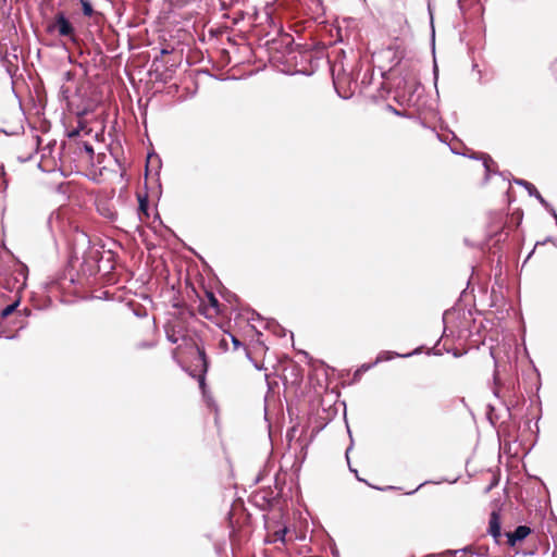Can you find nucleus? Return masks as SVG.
<instances>
[{
    "label": "nucleus",
    "instance_id": "obj_1",
    "mask_svg": "<svg viewBox=\"0 0 557 557\" xmlns=\"http://www.w3.org/2000/svg\"><path fill=\"white\" fill-rule=\"evenodd\" d=\"M382 77L389 83L396 103L412 109L420 125L430 128L425 123L426 115L436 116L437 112L434 101L425 94L420 82L418 62L399 60L394 67L383 72Z\"/></svg>",
    "mask_w": 557,
    "mask_h": 557
},
{
    "label": "nucleus",
    "instance_id": "obj_2",
    "mask_svg": "<svg viewBox=\"0 0 557 557\" xmlns=\"http://www.w3.org/2000/svg\"><path fill=\"white\" fill-rule=\"evenodd\" d=\"M46 30L49 34L57 32L59 36L76 41L75 27L62 11L55 14L53 22L47 25Z\"/></svg>",
    "mask_w": 557,
    "mask_h": 557
},
{
    "label": "nucleus",
    "instance_id": "obj_3",
    "mask_svg": "<svg viewBox=\"0 0 557 557\" xmlns=\"http://www.w3.org/2000/svg\"><path fill=\"white\" fill-rule=\"evenodd\" d=\"M468 554H472L475 557H485L488 555V547L481 544L467 545L460 549H447L438 554H429L425 557H467Z\"/></svg>",
    "mask_w": 557,
    "mask_h": 557
},
{
    "label": "nucleus",
    "instance_id": "obj_4",
    "mask_svg": "<svg viewBox=\"0 0 557 557\" xmlns=\"http://www.w3.org/2000/svg\"><path fill=\"white\" fill-rule=\"evenodd\" d=\"M74 283V276L71 273L67 274L65 271H63L48 277L44 282L42 286L48 293H52L53 290H65Z\"/></svg>",
    "mask_w": 557,
    "mask_h": 557
},
{
    "label": "nucleus",
    "instance_id": "obj_5",
    "mask_svg": "<svg viewBox=\"0 0 557 557\" xmlns=\"http://www.w3.org/2000/svg\"><path fill=\"white\" fill-rule=\"evenodd\" d=\"M470 159L480 160L482 161L485 176H484V183H487L490 181V177L492 174H498L505 178V172H499L497 170L496 162L492 159V157L488 153L485 152H473L472 154L467 156Z\"/></svg>",
    "mask_w": 557,
    "mask_h": 557
},
{
    "label": "nucleus",
    "instance_id": "obj_6",
    "mask_svg": "<svg viewBox=\"0 0 557 557\" xmlns=\"http://www.w3.org/2000/svg\"><path fill=\"white\" fill-rule=\"evenodd\" d=\"M206 296L208 298L209 306L200 305L199 313L206 319H211L213 315L221 313V306L213 292L206 290Z\"/></svg>",
    "mask_w": 557,
    "mask_h": 557
},
{
    "label": "nucleus",
    "instance_id": "obj_7",
    "mask_svg": "<svg viewBox=\"0 0 557 557\" xmlns=\"http://www.w3.org/2000/svg\"><path fill=\"white\" fill-rule=\"evenodd\" d=\"M531 528L525 524L518 525L513 531L506 532L505 536L507 539L508 546H516L517 543L525 540L531 534Z\"/></svg>",
    "mask_w": 557,
    "mask_h": 557
},
{
    "label": "nucleus",
    "instance_id": "obj_8",
    "mask_svg": "<svg viewBox=\"0 0 557 557\" xmlns=\"http://www.w3.org/2000/svg\"><path fill=\"white\" fill-rule=\"evenodd\" d=\"M487 533L493 537V540L496 544H498L500 542V539L503 536L502 521H500V515L496 510H493L490 513Z\"/></svg>",
    "mask_w": 557,
    "mask_h": 557
},
{
    "label": "nucleus",
    "instance_id": "obj_9",
    "mask_svg": "<svg viewBox=\"0 0 557 557\" xmlns=\"http://www.w3.org/2000/svg\"><path fill=\"white\" fill-rule=\"evenodd\" d=\"M196 348H197L198 357H199V360H200V363H201L200 373L198 374V383H199V387L205 393L206 374H207L208 369H209V359H208V356H207L206 350H205L203 347L197 346Z\"/></svg>",
    "mask_w": 557,
    "mask_h": 557
},
{
    "label": "nucleus",
    "instance_id": "obj_10",
    "mask_svg": "<svg viewBox=\"0 0 557 557\" xmlns=\"http://www.w3.org/2000/svg\"><path fill=\"white\" fill-rule=\"evenodd\" d=\"M512 183L522 186L530 197H534L542 206H548V201L541 195L537 188L530 182L522 178H513Z\"/></svg>",
    "mask_w": 557,
    "mask_h": 557
},
{
    "label": "nucleus",
    "instance_id": "obj_11",
    "mask_svg": "<svg viewBox=\"0 0 557 557\" xmlns=\"http://www.w3.org/2000/svg\"><path fill=\"white\" fill-rule=\"evenodd\" d=\"M420 352V348H416L414 350L407 352V354H398L391 350H382L377 354L375 360L373 362H376V364L385 361H391L394 358H409L411 356H414Z\"/></svg>",
    "mask_w": 557,
    "mask_h": 557
},
{
    "label": "nucleus",
    "instance_id": "obj_12",
    "mask_svg": "<svg viewBox=\"0 0 557 557\" xmlns=\"http://www.w3.org/2000/svg\"><path fill=\"white\" fill-rule=\"evenodd\" d=\"M264 327L280 338L285 337L287 334V330L278 324L274 319H268Z\"/></svg>",
    "mask_w": 557,
    "mask_h": 557
},
{
    "label": "nucleus",
    "instance_id": "obj_13",
    "mask_svg": "<svg viewBox=\"0 0 557 557\" xmlns=\"http://www.w3.org/2000/svg\"><path fill=\"white\" fill-rule=\"evenodd\" d=\"M386 110L389 111L391 113H393L394 115H397L400 117H405V119H409V120H417L416 114L412 113L411 111H409L407 108L396 109L392 104H386Z\"/></svg>",
    "mask_w": 557,
    "mask_h": 557
},
{
    "label": "nucleus",
    "instance_id": "obj_14",
    "mask_svg": "<svg viewBox=\"0 0 557 557\" xmlns=\"http://www.w3.org/2000/svg\"><path fill=\"white\" fill-rule=\"evenodd\" d=\"M138 214L139 216H149V199L147 194H138Z\"/></svg>",
    "mask_w": 557,
    "mask_h": 557
},
{
    "label": "nucleus",
    "instance_id": "obj_15",
    "mask_svg": "<svg viewBox=\"0 0 557 557\" xmlns=\"http://www.w3.org/2000/svg\"><path fill=\"white\" fill-rule=\"evenodd\" d=\"M375 366H376V362H370V363H363L360 367H358L356 369V371L354 372L352 383L359 382L361 376H362V374L366 373L367 371H369L370 369H372Z\"/></svg>",
    "mask_w": 557,
    "mask_h": 557
},
{
    "label": "nucleus",
    "instance_id": "obj_16",
    "mask_svg": "<svg viewBox=\"0 0 557 557\" xmlns=\"http://www.w3.org/2000/svg\"><path fill=\"white\" fill-rule=\"evenodd\" d=\"M81 7H82V13L85 16L91 17L94 15L101 16L100 13H96L94 10V7L89 0H79Z\"/></svg>",
    "mask_w": 557,
    "mask_h": 557
},
{
    "label": "nucleus",
    "instance_id": "obj_17",
    "mask_svg": "<svg viewBox=\"0 0 557 557\" xmlns=\"http://www.w3.org/2000/svg\"><path fill=\"white\" fill-rule=\"evenodd\" d=\"M164 332H165L166 339L170 343L176 344L178 342V337H177V332H176L175 325H173L171 323L165 324L164 325Z\"/></svg>",
    "mask_w": 557,
    "mask_h": 557
},
{
    "label": "nucleus",
    "instance_id": "obj_18",
    "mask_svg": "<svg viewBox=\"0 0 557 557\" xmlns=\"http://www.w3.org/2000/svg\"><path fill=\"white\" fill-rule=\"evenodd\" d=\"M171 52H172V50H170L168 48H161L159 53L153 57L152 67H154L156 71H158L160 69L161 63H162L163 57L170 54Z\"/></svg>",
    "mask_w": 557,
    "mask_h": 557
},
{
    "label": "nucleus",
    "instance_id": "obj_19",
    "mask_svg": "<svg viewBox=\"0 0 557 557\" xmlns=\"http://www.w3.org/2000/svg\"><path fill=\"white\" fill-rule=\"evenodd\" d=\"M18 304H20V301L15 300V301L9 304L8 306H5L3 309H1V311H0L1 318L5 319L9 315H11L16 310Z\"/></svg>",
    "mask_w": 557,
    "mask_h": 557
},
{
    "label": "nucleus",
    "instance_id": "obj_20",
    "mask_svg": "<svg viewBox=\"0 0 557 557\" xmlns=\"http://www.w3.org/2000/svg\"><path fill=\"white\" fill-rule=\"evenodd\" d=\"M85 129H86V122L79 120L77 122V126L75 128H73L72 131L67 132V137L76 138L79 136L81 132L85 131Z\"/></svg>",
    "mask_w": 557,
    "mask_h": 557
},
{
    "label": "nucleus",
    "instance_id": "obj_21",
    "mask_svg": "<svg viewBox=\"0 0 557 557\" xmlns=\"http://www.w3.org/2000/svg\"><path fill=\"white\" fill-rule=\"evenodd\" d=\"M555 238H556V237L547 236V237H546V238H544L543 240H537V242L535 243L534 248H533V249L528 253V256H527V258H525V260H524V262H523V263H527V262H528V260H529V259L532 257V255L534 253V251H535L536 247H539V246H544V245H546L547 243H552V244L554 245V239H555Z\"/></svg>",
    "mask_w": 557,
    "mask_h": 557
},
{
    "label": "nucleus",
    "instance_id": "obj_22",
    "mask_svg": "<svg viewBox=\"0 0 557 557\" xmlns=\"http://www.w3.org/2000/svg\"><path fill=\"white\" fill-rule=\"evenodd\" d=\"M351 448H352V442L350 443V445L348 446V448L346 449V453H345V455H346V459H347V462H348L349 470H350V472H354V473L356 474V478H357V480H358V481H360V482H366V483H367V481H366V480L361 479V478L358 475V471H357L356 469H354V468L350 466V461H349V457H348V455H349V451L351 450Z\"/></svg>",
    "mask_w": 557,
    "mask_h": 557
},
{
    "label": "nucleus",
    "instance_id": "obj_23",
    "mask_svg": "<svg viewBox=\"0 0 557 557\" xmlns=\"http://www.w3.org/2000/svg\"><path fill=\"white\" fill-rule=\"evenodd\" d=\"M70 92H71V91H70V88H69V87H66V86H64V85H62V86L60 87V90H59V97H60L62 100H69V98H70Z\"/></svg>",
    "mask_w": 557,
    "mask_h": 557
},
{
    "label": "nucleus",
    "instance_id": "obj_24",
    "mask_svg": "<svg viewBox=\"0 0 557 557\" xmlns=\"http://www.w3.org/2000/svg\"><path fill=\"white\" fill-rule=\"evenodd\" d=\"M286 533H287V529H286V528L277 530V531L275 532V534H274V536H275V540H274V541H281V542H284V541H285Z\"/></svg>",
    "mask_w": 557,
    "mask_h": 557
},
{
    "label": "nucleus",
    "instance_id": "obj_25",
    "mask_svg": "<svg viewBox=\"0 0 557 557\" xmlns=\"http://www.w3.org/2000/svg\"><path fill=\"white\" fill-rule=\"evenodd\" d=\"M537 552V547H532V548H525V549H522L521 552H517V555L521 554L522 556H534Z\"/></svg>",
    "mask_w": 557,
    "mask_h": 557
},
{
    "label": "nucleus",
    "instance_id": "obj_26",
    "mask_svg": "<svg viewBox=\"0 0 557 557\" xmlns=\"http://www.w3.org/2000/svg\"><path fill=\"white\" fill-rule=\"evenodd\" d=\"M552 216L553 219L555 220L556 222V225H557V212L555 210V208L548 202V206H542Z\"/></svg>",
    "mask_w": 557,
    "mask_h": 557
},
{
    "label": "nucleus",
    "instance_id": "obj_27",
    "mask_svg": "<svg viewBox=\"0 0 557 557\" xmlns=\"http://www.w3.org/2000/svg\"><path fill=\"white\" fill-rule=\"evenodd\" d=\"M230 337H231V341H232V344L234 346V349L237 350L239 347H243L244 344L238 339V337H236L235 335L228 333Z\"/></svg>",
    "mask_w": 557,
    "mask_h": 557
},
{
    "label": "nucleus",
    "instance_id": "obj_28",
    "mask_svg": "<svg viewBox=\"0 0 557 557\" xmlns=\"http://www.w3.org/2000/svg\"><path fill=\"white\" fill-rule=\"evenodd\" d=\"M83 148H84L85 152L88 153L90 157L94 156L95 151H94V147L91 144H89L88 141H85L83 144Z\"/></svg>",
    "mask_w": 557,
    "mask_h": 557
},
{
    "label": "nucleus",
    "instance_id": "obj_29",
    "mask_svg": "<svg viewBox=\"0 0 557 557\" xmlns=\"http://www.w3.org/2000/svg\"><path fill=\"white\" fill-rule=\"evenodd\" d=\"M393 57H394V58H392V61H395V63L389 67V70H391L392 67H394V66L396 65V63H397L399 60H400L401 62H404V61H405V60L403 59V57H398V55H397V51H394V52H393ZM406 61H411V60H410V59H407Z\"/></svg>",
    "mask_w": 557,
    "mask_h": 557
},
{
    "label": "nucleus",
    "instance_id": "obj_30",
    "mask_svg": "<svg viewBox=\"0 0 557 557\" xmlns=\"http://www.w3.org/2000/svg\"><path fill=\"white\" fill-rule=\"evenodd\" d=\"M74 79V73L72 71H66L63 73V81L71 82Z\"/></svg>",
    "mask_w": 557,
    "mask_h": 557
},
{
    "label": "nucleus",
    "instance_id": "obj_31",
    "mask_svg": "<svg viewBox=\"0 0 557 557\" xmlns=\"http://www.w3.org/2000/svg\"><path fill=\"white\" fill-rule=\"evenodd\" d=\"M447 352L451 354L455 358H459L466 354V351H459L457 349H447Z\"/></svg>",
    "mask_w": 557,
    "mask_h": 557
},
{
    "label": "nucleus",
    "instance_id": "obj_32",
    "mask_svg": "<svg viewBox=\"0 0 557 557\" xmlns=\"http://www.w3.org/2000/svg\"><path fill=\"white\" fill-rule=\"evenodd\" d=\"M428 483H430V481H424V482L420 483V484L418 485V487H417V488H414V490H412V491H410V492H407L406 494H407V495H412V494H414L419 488H421L422 486L426 485Z\"/></svg>",
    "mask_w": 557,
    "mask_h": 557
},
{
    "label": "nucleus",
    "instance_id": "obj_33",
    "mask_svg": "<svg viewBox=\"0 0 557 557\" xmlns=\"http://www.w3.org/2000/svg\"><path fill=\"white\" fill-rule=\"evenodd\" d=\"M294 41L293 37L290 35H285L284 37V44L286 46L290 45Z\"/></svg>",
    "mask_w": 557,
    "mask_h": 557
},
{
    "label": "nucleus",
    "instance_id": "obj_34",
    "mask_svg": "<svg viewBox=\"0 0 557 557\" xmlns=\"http://www.w3.org/2000/svg\"><path fill=\"white\" fill-rule=\"evenodd\" d=\"M153 345L151 343H148V342H143L139 344V347L140 348H151Z\"/></svg>",
    "mask_w": 557,
    "mask_h": 557
},
{
    "label": "nucleus",
    "instance_id": "obj_35",
    "mask_svg": "<svg viewBox=\"0 0 557 557\" xmlns=\"http://www.w3.org/2000/svg\"><path fill=\"white\" fill-rule=\"evenodd\" d=\"M376 490H380V491H386V490H396V486H392V485H388V486H385V487H375ZM400 487H397V490H399Z\"/></svg>",
    "mask_w": 557,
    "mask_h": 557
},
{
    "label": "nucleus",
    "instance_id": "obj_36",
    "mask_svg": "<svg viewBox=\"0 0 557 557\" xmlns=\"http://www.w3.org/2000/svg\"><path fill=\"white\" fill-rule=\"evenodd\" d=\"M431 352H432L433 355H435V356H441V355H442L441 350H437L435 347H434V348H432V350H431V351H429L428 354L430 355Z\"/></svg>",
    "mask_w": 557,
    "mask_h": 557
},
{
    "label": "nucleus",
    "instance_id": "obj_37",
    "mask_svg": "<svg viewBox=\"0 0 557 557\" xmlns=\"http://www.w3.org/2000/svg\"><path fill=\"white\" fill-rule=\"evenodd\" d=\"M457 3H458V7H459V10L461 11V13H463L465 12L463 1L462 0H458Z\"/></svg>",
    "mask_w": 557,
    "mask_h": 557
},
{
    "label": "nucleus",
    "instance_id": "obj_38",
    "mask_svg": "<svg viewBox=\"0 0 557 557\" xmlns=\"http://www.w3.org/2000/svg\"><path fill=\"white\" fill-rule=\"evenodd\" d=\"M255 319L261 320L262 318H261V315L258 312L252 311V317L250 318V320H255Z\"/></svg>",
    "mask_w": 557,
    "mask_h": 557
},
{
    "label": "nucleus",
    "instance_id": "obj_39",
    "mask_svg": "<svg viewBox=\"0 0 557 557\" xmlns=\"http://www.w3.org/2000/svg\"><path fill=\"white\" fill-rule=\"evenodd\" d=\"M0 175H1L2 180H3V178H5V170H4V165H1V166H0Z\"/></svg>",
    "mask_w": 557,
    "mask_h": 557
},
{
    "label": "nucleus",
    "instance_id": "obj_40",
    "mask_svg": "<svg viewBox=\"0 0 557 557\" xmlns=\"http://www.w3.org/2000/svg\"><path fill=\"white\" fill-rule=\"evenodd\" d=\"M8 185H9L8 180H7V178H3V180H2V186H3V189H4V190L8 188Z\"/></svg>",
    "mask_w": 557,
    "mask_h": 557
},
{
    "label": "nucleus",
    "instance_id": "obj_41",
    "mask_svg": "<svg viewBox=\"0 0 557 557\" xmlns=\"http://www.w3.org/2000/svg\"><path fill=\"white\" fill-rule=\"evenodd\" d=\"M262 499H263L264 502H267V504H268L269 506L271 505V500H273V498H269V497H267V496H263V497H262Z\"/></svg>",
    "mask_w": 557,
    "mask_h": 557
},
{
    "label": "nucleus",
    "instance_id": "obj_42",
    "mask_svg": "<svg viewBox=\"0 0 557 557\" xmlns=\"http://www.w3.org/2000/svg\"><path fill=\"white\" fill-rule=\"evenodd\" d=\"M432 131L435 133V135H436V137H437V139H438L440 141H442V143H444V141H445V140L441 137V135H440L438 133H436V132H435V129H434V128H432Z\"/></svg>",
    "mask_w": 557,
    "mask_h": 557
},
{
    "label": "nucleus",
    "instance_id": "obj_43",
    "mask_svg": "<svg viewBox=\"0 0 557 557\" xmlns=\"http://www.w3.org/2000/svg\"><path fill=\"white\" fill-rule=\"evenodd\" d=\"M86 113H87V110L79 111V112H77V116H78V117H82V116H84Z\"/></svg>",
    "mask_w": 557,
    "mask_h": 557
},
{
    "label": "nucleus",
    "instance_id": "obj_44",
    "mask_svg": "<svg viewBox=\"0 0 557 557\" xmlns=\"http://www.w3.org/2000/svg\"><path fill=\"white\" fill-rule=\"evenodd\" d=\"M548 549H549V544H548V542H547V543L544 545V550H543V553H544V554H546V553L548 552Z\"/></svg>",
    "mask_w": 557,
    "mask_h": 557
},
{
    "label": "nucleus",
    "instance_id": "obj_45",
    "mask_svg": "<svg viewBox=\"0 0 557 557\" xmlns=\"http://www.w3.org/2000/svg\"><path fill=\"white\" fill-rule=\"evenodd\" d=\"M487 419H488V421L491 422V424H494V420H493V418H492L491 413H487Z\"/></svg>",
    "mask_w": 557,
    "mask_h": 557
},
{
    "label": "nucleus",
    "instance_id": "obj_46",
    "mask_svg": "<svg viewBox=\"0 0 557 557\" xmlns=\"http://www.w3.org/2000/svg\"><path fill=\"white\" fill-rule=\"evenodd\" d=\"M332 554H333V556H335V557H338V555H339V554H338V550H337L336 548L332 550Z\"/></svg>",
    "mask_w": 557,
    "mask_h": 557
},
{
    "label": "nucleus",
    "instance_id": "obj_47",
    "mask_svg": "<svg viewBox=\"0 0 557 557\" xmlns=\"http://www.w3.org/2000/svg\"><path fill=\"white\" fill-rule=\"evenodd\" d=\"M465 244L468 245V246H473V244H471V242H469V239H465Z\"/></svg>",
    "mask_w": 557,
    "mask_h": 557
},
{
    "label": "nucleus",
    "instance_id": "obj_48",
    "mask_svg": "<svg viewBox=\"0 0 557 557\" xmlns=\"http://www.w3.org/2000/svg\"><path fill=\"white\" fill-rule=\"evenodd\" d=\"M491 356L493 357V359H494V361H495V366H496V364H497V361H496V358H495V356H494L493 350H491Z\"/></svg>",
    "mask_w": 557,
    "mask_h": 557
},
{
    "label": "nucleus",
    "instance_id": "obj_49",
    "mask_svg": "<svg viewBox=\"0 0 557 557\" xmlns=\"http://www.w3.org/2000/svg\"><path fill=\"white\" fill-rule=\"evenodd\" d=\"M16 337V335H11V336H7L5 338L8 339H14Z\"/></svg>",
    "mask_w": 557,
    "mask_h": 557
},
{
    "label": "nucleus",
    "instance_id": "obj_50",
    "mask_svg": "<svg viewBox=\"0 0 557 557\" xmlns=\"http://www.w3.org/2000/svg\"><path fill=\"white\" fill-rule=\"evenodd\" d=\"M289 334H290V341L293 342L294 341V333L289 332Z\"/></svg>",
    "mask_w": 557,
    "mask_h": 557
},
{
    "label": "nucleus",
    "instance_id": "obj_51",
    "mask_svg": "<svg viewBox=\"0 0 557 557\" xmlns=\"http://www.w3.org/2000/svg\"><path fill=\"white\" fill-rule=\"evenodd\" d=\"M496 380H497V371L495 370V372H494V381H496Z\"/></svg>",
    "mask_w": 557,
    "mask_h": 557
},
{
    "label": "nucleus",
    "instance_id": "obj_52",
    "mask_svg": "<svg viewBox=\"0 0 557 557\" xmlns=\"http://www.w3.org/2000/svg\"><path fill=\"white\" fill-rule=\"evenodd\" d=\"M554 246L557 248V237L554 239Z\"/></svg>",
    "mask_w": 557,
    "mask_h": 557
},
{
    "label": "nucleus",
    "instance_id": "obj_53",
    "mask_svg": "<svg viewBox=\"0 0 557 557\" xmlns=\"http://www.w3.org/2000/svg\"><path fill=\"white\" fill-rule=\"evenodd\" d=\"M494 395H495L496 397H498V396H499V395H498V391H497V389H495V391H494Z\"/></svg>",
    "mask_w": 557,
    "mask_h": 557
},
{
    "label": "nucleus",
    "instance_id": "obj_54",
    "mask_svg": "<svg viewBox=\"0 0 557 557\" xmlns=\"http://www.w3.org/2000/svg\"><path fill=\"white\" fill-rule=\"evenodd\" d=\"M493 486H494V484H491V485L486 488V491H487V492H488V491H491V488H492Z\"/></svg>",
    "mask_w": 557,
    "mask_h": 557
},
{
    "label": "nucleus",
    "instance_id": "obj_55",
    "mask_svg": "<svg viewBox=\"0 0 557 557\" xmlns=\"http://www.w3.org/2000/svg\"><path fill=\"white\" fill-rule=\"evenodd\" d=\"M174 307H175V308H181L182 306H181V305H178V304H175V305H174Z\"/></svg>",
    "mask_w": 557,
    "mask_h": 557
},
{
    "label": "nucleus",
    "instance_id": "obj_56",
    "mask_svg": "<svg viewBox=\"0 0 557 557\" xmlns=\"http://www.w3.org/2000/svg\"><path fill=\"white\" fill-rule=\"evenodd\" d=\"M247 358H248L249 360H252L248 351H247Z\"/></svg>",
    "mask_w": 557,
    "mask_h": 557
},
{
    "label": "nucleus",
    "instance_id": "obj_57",
    "mask_svg": "<svg viewBox=\"0 0 557 557\" xmlns=\"http://www.w3.org/2000/svg\"><path fill=\"white\" fill-rule=\"evenodd\" d=\"M436 71H437V66L436 64L434 65V73L436 74Z\"/></svg>",
    "mask_w": 557,
    "mask_h": 557
},
{
    "label": "nucleus",
    "instance_id": "obj_58",
    "mask_svg": "<svg viewBox=\"0 0 557 557\" xmlns=\"http://www.w3.org/2000/svg\"><path fill=\"white\" fill-rule=\"evenodd\" d=\"M552 557H555V553L552 554Z\"/></svg>",
    "mask_w": 557,
    "mask_h": 557
},
{
    "label": "nucleus",
    "instance_id": "obj_59",
    "mask_svg": "<svg viewBox=\"0 0 557 557\" xmlns=\"http://www.w3.org/2000/svg\"><path fill=\"white\" fill-rule=\"evenodd\" d=\"M1 296H3V294L0 293Z\"/></svg>",
    "mask_w": 557,
    "mask_h": 557
}]
</instances>
